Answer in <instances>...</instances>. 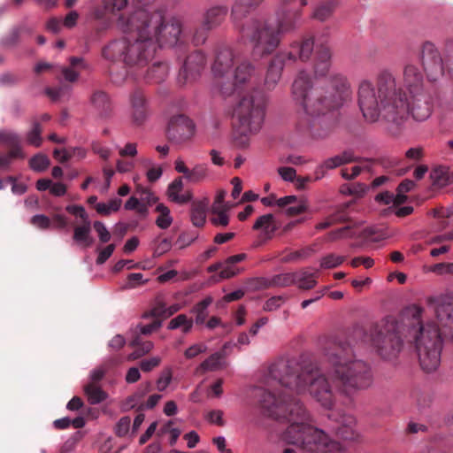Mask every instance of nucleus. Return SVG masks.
<instances>
[{
	"instance_id": "1",
	"label": "nucleus",
	"mask_w": 453,
	"mask_h": 453,
	"mask_svg": "<svg viewBox=\"0 0 453 453\" xmlns=\"http://www.w3.org/2000/svg\"><path fill=\"white\" fill-rule=\"evenodd\" d=\"M326 372L306 366L297 373V364L280 359L269 368V380L298 395L308 393L326 410L334 408L338 395L353 396L373 383L371 365L357 358L349 348H337L326 356Z\"/></svg>"
},
{
	"instance_id": "2",
	"label": "nucleus",
	"mask_w": 453,
	"mask_h": 453,
	"mask_svg": "<svg viewBox=\"0 0 453 453\" xmlns=\"http://www.w3.org/2000/svg\"><path fill=\"white\" fill-rule=\"evenodd\" d=\"M259 402L268 416L276 419L286 418L289 423L282 434L285 441L298 445L311 453L346 452L342 444L330 440L322 430L309 424L310 416L299 401L290 399L286 395H276L275 393L264 390Z\"/></svg>"
},
{
	"instance_id": "3",
	"label": "nucleus",
	"mask_w": 453,
	"mask_h": 453,
	"mask_svg": "<svg viewBox=\"0 0 453 453\" xmlns=\"http://www.w3.org/2000/svg\"><path fill=\"white\" fill-rule=\"evenodd\" d=\"M406 93L397 88L395 77L382 71L377 78V88L368 81H361L358 88V105L366 121L373 123L382 119L389 125L402 127L408 120Z\"/></svg>"
},
{
	"instance_id": "4",
	"label": "nucleus",
	"mask_w": 453,
	"mask_h": 453,
	"mask_svg": "<svg viewBox=\"0 0 453 453\" xmlns=\"http://www.w3.org/2000/svg\"><path fill=\"white\" fill-rule=\"evenodd\" d=\"M292 94L304 112L315 117L340 107L349 95V85L343 75L332 73L323 80L321 87L311 89L309 75L302 71L294 81Z\"/></svg>"
},
{
	"instance_id": "5",
	"label": "nucleus",
	"mask_w": 453,
	"mask_h": 453,
	"mask_svg": "<svg viewBox=\"0 0 453 453\" xmlns=\"http://www.w3.org/2000/svg\"><path fill=\"white\" fill-rule=\"evenodd\" d=\"M234 26L242 37L250 44L255 58L271 55L280 43L281 33L273 20L263 16L250 17Z\"/></svg>"
},
{
	"instance_id": "6",
	"label": "nucleus",
	"mask_w": 453,
	"mask_h": 453,
	"mask_svg": "<svg viewBox=\"0 0 453 453\" xmlns=\"http://www.w3.org/2000/svg\"><path fill=\"white\" fill-rule=\"evenodd\" d=\"M211 72L215 79H224L231 73L234 87L250 84L258 75L257 66L246 56L227 47L217 51Z\"/></svg>"
},
{
	"instance_id": "7",
	"label": "nucleus",
	"mask_w": 453,
	"mask_h": 453,
	"mask_svg": "<svg viewBox=\"0 0 453 453\" xmlns=\"http://www.w3.org/2000/svg\"><path fill=\"white\" fill-rule=\"evenodd\" d=\"M410 334L419 364L426 372L435 371L440 365L442 339L438 326L434 323L412 326Z\"/></svg>"
},
{
	"instance_id": "8",
	"label": "nucleus",
	"mask_w": 453,
	"mask_h": 453,
	"mask_svg": "<svg viewBox=\"0 0 453 453\" xmlns=\"http://www.w3.org/2000/svg\"><path fill=\"white\" fill-rule=\"evenodd\" d=\"M234 116L239 121L240 132L244 135L254 134L262 127L265 119V100L257 93L243 96L237 104Z\"/></svg>"
},
{
	"instance_id": "9",
	"label": "nucleus",
	"mask_w": 453,
	"mask_h": 453,
	"mask_svg": "<svg viewBox=\"0 0 453 453\" xmlns=\"http://www.w3.org/2000/svg\"><path fill=\"white\" fill-rule=\"evenodd\" d=\"M372 344L376 353L386 360L398 357L403 347L395 322L388 323L372 337Z\"/></svg>"
},
{
	"instance_id": "10",
	"label": "nucleus",
	"mask_w": 453,
	"mask_h": 453,
	"mask_svg": "<svg viewBox=\"0 0 453 453\" xmlns=\"http://www.w3.org/2000/svg\"><path fill=\"white\" fill-rule=\"evenodd\" d=\"M419 61L430 81H438L444 75L445 64L437 47L431 42H425L419 50Z\"/></svg>"
},
{
	"instance_id": "11",
	"label": "nucleus",
	"mask_w": 453,
	"mask_h": 453,
	"mask_svg": "<svg viewBox=\"0 0 453 453\" xmlns=\"http://www.w3.org/2000/svg\"><path fill=\"white\" fill-rule=\"evenodd\" d=\"M407 99L408 119L423 122L431 117L436 97L430 90L407 95Z\"/></svg>"
},
{
	"instance_id": "12",
	"label": "nucleus",
	"mask_w": 453,
	"mask_h": 453,
	"mask_svg": "<svg viewBox=\"0 0 453 453\" xmlns=\"http://www.w3.org/2000/svg\"><path fill=\"white\" fill-rule=\"evenodd\" d=\"M398 88H402L403 93H406V95L421 93L428 90L424 87L422 73L417 65L411 63L406 64L403 67L402 87H399Z\"/></svg>"
},
{
	"instance_id": "13",
	"label": "nucleus",
	"mask_w": 453,
	"mask_h": 453,
	"mask_svg": "<svg viewBox=\"0 0 453 453\" xmlns=\"http://www.w3.org/2000/svg\"><path fill=\"white\" fill-rule=\"evenodd\" d=\"M195 126L187 117L179 115L173 117L169 123L167 135L175 142H183L194 134Z\"/></svg>"
},
{
	"instance_id": "14",
	"label": "nucleus",
	"mask_w": 453,
	"mask_h": 453,
	"mask_svg": "<svg viewBox=\"0 0 453 453\" xmlns=\"http://www.w3.org/2000/svg\"><path fill=\"white\" fill-rule=\"evenodd\" d=\"M206 64L205 56L202 52H194L190 54L179 73V82L185 84L195 81L203 70Z\"/></svg>"
},
{
	"instance_id": "15",
	"label": "nucleus",
	"mask_w": 453,
	"mask_h": 453,
	"mask_svg": "<svg viewBox=\"0 0 453 453\" xmlns=\"http://www.w3.org/2000/svg\"><path fill=\"white\" fill-rule=\"evenodd\" d=\"M296 56L293 51H283L277 54L269 65L265 83L268 88H273L281 77L283 65L287 62H294Z\"/></svg>"
},
{
	"instance_id": "16",
	"label": "nucleus",
	"mask_w": 453,
	"mask_h": 453,
	"mask_svg": "<svg viewBox=\"0 0 453 453\" xmlns=\"http://www.w3.org/2000/svg\"><path fill=\"white\" fill-rule=\"evenodd\" d=\"M332 53L326 44L317 46L316 60L314 65V75L317 79H325L330 75Z\"/></svg>"
},
{
	"instance_id": "17",
	"label": "nucleus",
	"mask_w": 453,
	"mask_h": 453,
	"mask_svg": "<svg viewBox=\"0 0 453 453\" xmlns=\"http://www.w3.org/2000/svg\"><path fill=\"white\" fill-rule=\"evenodd\" d=\"M276 16L277 19L274 24L281 35H283L294 30L297 27L300 22L301 12L296 9H280L277 11Z\"/></svg>"
},
{
	"instance_id": "18",
	"label": "nucleus",
	"mask_w": 453,
	"mask_h": 453,
	"mask_svg": "<svg viewBox=\"0 0 453 453\" xmlns=\"http://www.w3.org/2000/svg\"><path fill=\"white\" fill-rule=\"evenodd\" d=\"M130 117L132 121L136 125L144 122L148 116L146 100L142 94L134 93L130 98Z\"/></svg>"
},
{
	"instance_id": "19",
	"label": "nucleus",
	"mask_w": 453,
	"mask_h": 453,
	"mask_svg": "<svg viewBox=\"0 0 453 453\" xmlns=\"http://www.w3.org/2000/svg\"><path fill=\"white\" fill-rule=\"evenodd\" d=\"M278 228L279 223L271 213L260 216L253 225V229L261 231V236L265 240L272 239Z\"/></svg>"
},
{
	"instance_id": "20",
	"label": "nucleus",
	"mask_w": 453,
	"mask_h": 453,
	"mask_svg": "<svg viewBox=\"0 0 453 453\" xmlns=\"http://www.w3.org/2000/svg\"><path fill=\"white\" fill-rule=\"evenodd\" d=\"M183 181L181 178H177L173 180L167 188V196L168 198L176 203H186L191 201L193 196L191 191H186L181 193L183 189Z\"/></svg>"
},
{
	"instance_id": "21",
	"label": "nucleus",
	"mask_w": 453,
	"mask_h": 453,
	"mask_svg": "<svg viewBox=\"0 0 453 453\" xmlns=\"http://www.w3.org/2000/svg\"><path fill=\"white\" fill-rule=\"evenodd\" d=\"M264 0H236L232 9L234 24H240L249 17L246 16L247 8L256 7L261 4Z\"/></svg>"
},
{
	"instance_id": "22",
	"label": "nucleus",
	"mask_w": 453,
	"mask_h": 453,
	"mask_svg": "<svg viewBox=\"0 0 453 453\" xmlns=\"http://www.w3.org/2000/svg\"><path fill=\"white\" fill-rule=\"evenodd\" d=\"M73 241L82 248H88L94 243V238L91 235L90 220L84 221L83 225L77 226L73 229Z\"/></svg>"
},
{
	"instance_id": "23",
	"label": "nucleus",
	"mask_w": 453,
	"mask_h": 453,
	"mask_svg": "<svg viewBox=\"0 0 453 453\" xmlns=\"http://www.w3.org/2000/svg\"><path fill=\"white\" fill-rule=\"evenodd\" d=\"M208 205V199L194 202L192 203L190 217L194 226L200 227L204 225Z\"/></svg>"
},
{
	"instance_id": "24",
	"label": "nucleus",
	"mask_w": 453,
	"mask_h": 453,
	"mask_svg": "<svg viewBox=\"0 0 453 453\" xmlns=\"http://www.w3.org/2000/svg\"><path fill=\"white\" fill-rule=\"evenodd\" d=\"M438 319L453 329V301H441L435 309Z\"/></svg>"
},
{
	"instance_id": "25",
	"label": "nucleus",
	"mask_w": 453,
	"mask_h": 453,
	"mask_svg": "<svg viewBox=\"0 0 453 453\" xmlns=\"http://www.w3.org/2000/svg\"><path fill=\"white\" fill-rule=\"evenodd\" d=\"M226 363L225 357L222 353L216 352L207 357L203 363L200 364L198 370L205 372H214L223 369Z\"/></svg>"
},
{
	"instance_id": "26",
	"label": "nucleus",
	"mask_w": 453,
	"mask_h": 453,
	"mask_svg": "<svg viewBox=\"0 0 453 453\" xmlns=\"http://www.w3.org/2000/svg\"><path fill=\"white\" fill-rule=\"evenodd\" d=\"M314 42L311 38L303 39L301 42H295L291 45L288 51H293L296 59L299 58L303 61L307 60L313 50Z\"/></svg>"
},
{
	"instance_id": "27",
	"label": "nucleus",
	"mask_w": 453,
	"mask_h": 453,
	"mask_svg": "<svg viewBox=\"0 0 453 453\" xmlns=\"http://www.w3.org/2000/svg\"><path fill=\"white\" fill-rule=\"evenodd\" d=\"M317 272L303 270L295 273V284L302 289H311L317 284Z\"/></svg>"
},
{
	"instance_id": "28",
	"label": "nucleus",
	"mask_w": 453,
	"mask_h": 453,
	"mask_svg": "<svg viewBox=\"0 0 453 453\" xmlns=\"http://www.w3.org/2000/svg\"><path fill=\"white\" fill-rule=\"evenodd\" d=\"M42 127L38 121L32 123L31 128L25 134V142L27 145L39 148L42 144Z\"/></svg>"
},
{
	"instance_id": "29",
	"label": "nucleus",
	"mask_w": 453,
	"mask_h": 453,
	"mask_svg": "<svg viewBox=\"0 0 453 453\" xmlns=\"http://www.w3.org/2000/svg\"><path fill=\"white\" fill-rule=\"evenodd\" d=\"M226 9L223 7H216L209 10L206 14L203 26L206 29L213 28L225 19Z\"/></svg>"
},
{
	"instance_id": "30",
	"label": "nucleus",
	"mask_w": 453,
	"mask_h": 453,
	"mask_svg": "<svg viewBox=\"0 0 453 453\" xmlns=\"http://www.w3.org/2000/svg\"><path fill=\"white\" fill-rule=\"evenodd\" d=\"M430 178L433 185L441 188L449 185L453 180L449 170L442 166L434 168L430 173Z\"/></svg>"
},
{
	"instance_id": "31",
	"label": "nucleus",
	"mask_w": 453,
	"mask_h": 453,
	"mask_svg": "<svg viewBox=\"0 0 453 453\" xmlns=\"http://www.w3.org/2000/svg\"><path fill=\"white\" fill-rule=\"evenodd\" d=\"M26 157V154L23 151L22 147L11 149L10 151L4 155H0V168L4 170H9L12 164L18 159L23 160Z\"/></svg>"
},
{
	"instance_id": "32",
	"label": "nucleus",
	"mask_w": 453,
	"mask_h": 453,
	"mask_svg": "<svg viewBox=\"0 0 453 453\" xmlns=\"http://www.w3.org/2000/svg\"><path fill=\"white\" fill-rule=\"evenodd\" d=\"M168 71L169 68L166 64L157 63L148 69L145 78L155 82H161L166 78Z\"/></svg>"
},
{
	"instance_id": "33",
	"label": "nucleus",
	"mask_w": 453,
	"mask_h": 453,
	"mask_svg": "<svg viewBox=\"0 0 453 453\" xmlns=\"http://www.w3.org/2000/svg\"><path fill=\"white\" fill-rule=\"evenodd\" d=\"M341 426L338 428V434L346 440L353 438L356 418L352 415H344L340 421Z\"/></svg>"
},
{
	"instance_id": "34",
	"label": "nucleus",
	"mask_w": 453,
	"mask_h": 453,
	"mask_svg": "<svg viewBox=\"0 0 453 453\" xmlns=\"http://www.w3.org/2000/svg\"><path fill=\"white\" fill-rule=\"evenodd\" d=\"M212 297L207 296L203 301L197 303L191 310V312L196 315V323L197 325L204 323L208 316V307L212 303Z\"/></svg>"
},
{
	"instance_id": "35",
	"label": "nucleus",
	"mask_w": 453,
	"mask_h": 453,
	"mask_svg": "<svg viewBox=\"0 0 453 453\" xmlns=\"http://www.w3.org/2000/svg\"><path fill=\"white\" fill-rule=\"evenodd\" d=\"M84 393L90 404H97L107 398V394L95 384H88L84 387Z\"/></svg>"
},
{
	"instance_id": "36",
	"label": "nucleus",
	"mask_w": 453,
	"mask_h": 453,
	"mask_svg": "<svg viewBox=\"0 0 453 453\" xmlns=\"http://www.w3.org/2000/svg\"><path fill=\"white\" fill-rule=\"evenodd\" d=\"M193 327V320L188 319L186 314H180L172 319L168 323L167 328L169 330H175L181 328L184 334H188Z\"/></svg>"
},
{
	"instance_id": "37",
	"label": "nucleus",
	"mask_w": 453,
	"mask_h": 453,
	"mask_svg": "<svg viewBox=\"0 0 453 453\" xmlns=\"http://www.w3.org/2000/svg\"><path fill=\"white\" fill-rule=\"evenodd\" d=\"M91 104L100 115H105L110 110V101L107 95L98 91L91 96Z\"/></svg>"
},
{
	"instance_id": "38",
	"label": "nucleus",
	"mask_w": 453,
	"mask_h": 453,
	"mask_svg": "<svg viewBox=\"0 0 453 453\" xmlns=\"http://www.w3.org/2000/svg\"><path fill=\"white\" fill-rule=\"evenodd\" d=\"M0 145L9 146L12 149L22 147L19 134L11 129L0 130Z\"/></svg>"
},
{
	"instance_id": "39",
	"label": "nucleus",
	"mask_w": 453,
	"mask_h": 453,
	"mask_svg": "<svg viewBox=\"0 0 453 453\" xmlns=\"http://www.w3.org/2000/svg\"><path fill=\"white\" fill-rule=\"evenodd\" d=\"M156 211L159 212V216L156 219L157 226L161 229L168 228L173 223V218L170 210L163 203H158Z\"/></svg>"
},
{
	"instance_id": "40",
	"label": "nucleus",
	"mask_w": 453,
	"mask_h": 453,
	"mask_svg": "<svg viewBox=\"0 0 453 453\" xmlns=\"http://www.w3.org/2000/svg\"><path fill=\"white\" fill-rule=\"evenodd\" d=\"M208 176V166L205 164H197L191 170L189 169L186 180L192 183H197Z\"/></svg>"
},
{
	"instance_id": "41",
	"label": "nucleus",
	"mask_w": 453,
	"mask_h": 453,
	"mask_svg": "<svg viewBox=\"0 0 453 453\" xmlns=\"http://www.w3.org/2000/svg\"><path fill=\"white\" fill-rule=\"evenodd\" d=\"M222 268L218 276L212 277V280L215 282H219L222 280L230 279L240 273V269L234 265L232 263H228L226 259L224 263H222Z\"/></svg>"
},
{
	"instance_id": "42",
	"label": "nucleus",
	"mask_w": 453,
	"mask_h": 453,
	"mask_svg": "<svg viewBox=\"0 0 453 453\" xmlns=\"http://www.w3.org/2000/svg\"><path fill=\"white\" fill-rule=\"evenodd\" d=\"M149 281L141 273H129L122 285L123 289H133L139 288Z\"/></svg>"
},
{
	"instance_id": "43",
	"label": "nucleus",
	"mask_w": 453,
	"mask_h": 453,
	"mask_svg": "<svg viewBox=\"0 0 453 453\" xmlns=\"http://www.w3.org/2000/svg\"><path fill=\"white\" fill-rule=\"evenodd\" d=\"M122 201L119 198H113L108 203H98L96 204V210L99 214L110 215L111 212L117 211L121 206Z\"/></svg>"
},
{
	"instance_id": "44",
	"label": "nucleus",
	"mask_w": 453,
	"mask_h": 453,
	"mask_svg": "<svg viewBox=\"0 0 453 453\" xmlns=\"http://www.w3.org/2000/svg\"><path fill=\"white\" fill-rule=\"evenodd\" d=\"M166 309H167V306L164 300L163 296H161V295L157 296L154 300V304H153V307L151 308L150 311L148 314H145L143 317L148 318L150 316V317H155V318H158V317L165 318Z\"/></svg>"
},
{
	"instance_id": "45",
	"label": "nucleus",
	"mask_w": 453,
	"mask_h": 453,
	"mask_svg": "<svg viewBox=\"0 0 453 453\" xmlns=\"http://www.w3.org/2000/svg\"><path fill=\"white\" fill-rule=\"evenodd\" d=\"M49 157L42 153L35 155L29 160V166L35 172H43L50 166Z\"/></svg>"
},
{
	"instance_id": "46",
	"label": "nucleus",
	"mask_w": 453,
	"mask_h": 453,
	"mask_svg": "<svg viewBox=\"0 0 453 453\" xmlns=\"http://www.w3.org/2000/svg\"><path fill=\"white\" fill-rule=\"evenodd\" d=\"M173 380V371L171 367L165 368L158 379L157 380L156 385L158 391H165Z\"/></svg>"
},
{
	"instance_id": "47",
	"label": "nucleus",
	"mask_w": 453,
	"mask_h": 453,
	"mask_svg": "<svg viewBox=\"0 0 453 453\" xmlns=\"http://www.w3.org/2000/svg\"><path fill=\"white\" fill-rule=\"evenodd\" d=\"M344 259L342 256L328 254L321 258L320 266L325 269L334 268L342 265Z\"/></svg>"
},
{
	"instance_id": "48",
	"label": "nucleus",
	"mask_w": 453,
	"mask_h": 453,
	"mask_svg": "<svg viewBox=\"0 0 453 453\" xmlns=\"http://www.w3.org/2000/svg\"><path fill=\"white\" fill-rule=\"evenodd\" d=\"M342 165L341 158L338 155L326 159L317 167L316 173L323 175L326 171L336 168Z\"/></svg>"
},
{
	"instance_id": "49",
	"label": "nucleus",
	"mask_w": 453,
	"mask_h": 453,
	"mask_svg": "<svg viewBox=\"0 0 453 453\" xmlns=\"http://www.w3.org/2000/svg\"><path fill=\"white\" fill-rule=\"evenodd\" d=\"M272 284L277 287H287L295 284V273L275 275L272 279Z\"/></svg>"
},
{
	"instance_id": "50",
	"label": "nucleus",
	"mask_w": 453,
	"mask_h": 453,
	"mask_svg": "<svg viewBox=\"0 0 453 453\" xmlns=\"http://www.w3.org/2000/svg\"><path fill=\"white\" fill-rule=\"evenodd\" d=\"M127 0H103L104 10L106 12L114 13L127 6Z\"/></svg>"
},
{
	"instance_id": "51",
	"label": "nucleus",
	"mask_w": 453,
	"mask_h": 453,
	"mask_svg": "<svg viewBox=\"0 0 453 453\" xmlns=\"http://www.w3.org/2000/svg\"><path fill=\"white\" fill-rule=\"evenodd\" d=\"M154 348V344L150 341L144 342H141V344L136 347V349L128 355L127 360H135L147 353H149Z\"/></svg>"
},
{
	"instance_id": "52",
	"label": "nucleus",
	"mask_w": 453,
	"mask_h": 453,
	"mask_svg": "<svg viewBox=\"0 0 453 453\" xmlns=\"http://www.w3.org/2000/svg\"><path fill=\"white\" fill-rule=\"evenodd\" d=\"M30 222L34 226L41 230H46L50 227V219L44 214L34 215Z\"/></svg>"
},
{
	"instance_id": "53",
	"label": "nucleus",
	"mask_w": 453,
	"mask_h": 453,
	"mask_svg": "<svg viewBox=\"0 0 453 453\" xmlns=\"http://www.w3.org/2000/svg\"><path fill=\"white\" fill-rule=\"evenodd\" d=\"M333 4H321V5H319L314 12H313V16L323 21L325 19H326L333 12Z\"/></svg>"
},
{
	"instance_id": "54",
	"label": "nucleus",
	"mask_w": 453,
	"mask_h": 453,
	"mask_svg": "<svg viewBox=\"0 0 453 453\" xmlns=\"http://www.w3.org/2000/svg\"><path fill=\"white\" fill-rule=\"evenodd\" d=\"M136 193L140 196L141 200L150 205L157 201L156 196L147 188L138 184L136 186Z\"/></svg>"
},
{
	"instance_id": "55",
	"label": "nucleus",
	"mask_w": 453,
	"mask_h": 453,
	"mask_svg": "<svg viewBox=\"0 0 453 453\" xmlns=\"http://www.w3.org/2000/svg\"><path fill=\"white\" fill-rule=\"evenodd\" d=\"M367 190V187L363 183H356L353 186L343 187L342 193L344 195H355L357 196H363Z\"/></svg>"
},
{
	"instance_id": "56",
	"label": "nucleus",
	"mask_w": 453,
	"mask_h": 453,
	"mask_svg": "<svg viewBox=\"0 0 453 453\" xmlns=\"http://www.w3.org/2000/svg\"><path fill=\"white\" fill-rule=\"evenodd\" d=\"M93 226L98 234L99 240L105 243L111 240V234L106 226L101 221H95Z\"/></svg>"
},
{
	"instance_id": "57",
	"label": "nucleus",
	"mask_w": 453,
	"mask_h": 453,
	"mask_svg": "<svg viewBox=\"0 0 453 453\" xmlns=\"http://www.w3.org/2000/svg\"><path fill=\"white\" fill-rule=\"evenodd\" d=\"M131 420L128 417L121 418L116 424L115 433L118 436L123 437L129 432Z\"/></svg>"
},
{
	"instance_id": "58",
	"label": "nucleus",
	"mask_w": 453,
	"mask_h": 453,
	"mask_svg": "<svg viewBox=\"0 0 453 453\" xmlns=\"http://www.w3.org/2000/svg\"><path fill=\"white\" fill-rule=\"evenodd\" d=\"M226 196V192L221 190L218 193L215 201L211 206V211H219L220 210H229L230 206L225 203V197Z\"/></svg>"
},
{
	"instance_id": "59",
	"label": "nucleus",
	"mask_w": 453,
	"mask_h": 453,
	"mask_svg": "<svg viewBox=\"0 0 453 453\" xmlns=\"http://www.w3.org/2000/svg\"><path fill=\"white\" fill-rule=\"evenodd\" d=\"M295 205L289 206L286 209V214L288 216H296L304 212L307 210L306 202L303 199H298L297 202L294 203Z\"/></svg>"
},
{
	"instance_id": "60",
	"label": "nucleus",
	"mask_w": 453,
	"mask_h": 453,
	"mask_svg": "<svg viewBox=\"0 0 453 453\" xmlns=\"http://www.w3.org/2000/svg\"><path fill=\"white\" fill-rule=\"evenodd\" d=\"M284 303L282 296H273L265 301L263 309L265 311H273L279 309Z\"/></svg>"
},
{
	"instance_id": "61",
	"label": "nucleus",
	"mask_w": 453,
	"mask_h": 453,
	"mask_svg": "<svg viewBox=\"0 0 453 453\" xmlns=\"http://www.w3.org/2000/svg\"><path fill=\"white\" fill-rule=\"evenodd\" d=\"M207 350V346L203 343H196L185 350V357L188 359L194 358L199 354L204 353Z\"/></svg>"
},
{
	"instance_id": "62",
	"label": "nucleus",
	"mask_w": 453,
	"mask_h": 453,
	"mask_svg": "<svg viewBox=\"0 0 453 453\" xmlns=\"http://www.w3.org/2000/svg\"><path fill=\"white\" fill-rule=\"evenodd\" d=\"M160 363L161 358L159 357H152L142 360L140 363V367L143 372H149L152 371L154 368L157 367L160 365Z\"/></svg>"
},
{
	"instance_id": "63",
	"label": "nucleus",
	"mask_w": 453,
	"mask_h": 453,
	"mask_svg": "<svg viewBox=\"0 0 453 453\" xmlns=\"http://www.w3.org/2000/svg\"><path fill=\"white\" fill-rule=\"evenodd\" d=\"M227 211L228 210H220L219 211H211L213 214H216L218 216L211 219V223L215 226H227L229 223Z\"/></svg>"
},
{
	"instance_id": "64",
	"label": "nucleus",
	"mask_w": 453,
	"mask_h": 453,
	"mask_svg": "<svg viewBox=\"0 0 453 453\" xmlns=\"http://www.w3.org/2000/svg\"><path fill=\"white\" fill-rule=\"evenodd\" d=\"M114 250H115L114 244H109L104 249L101 250L96 257V264L97 265L104 264L107 261V259L112 255Z\"/></svg>"
}]
</instances>
